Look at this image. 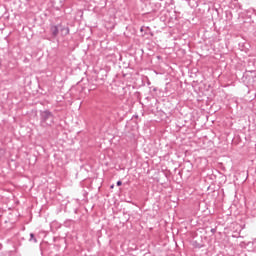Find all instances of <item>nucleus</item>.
<instances>
[{
  "mask_svg": "<svg viewBox=\"0 0 256 256\" xmlns=\"http://www.w3.org/2000/svg\"><path fill=\"white\" fill-rule=\"evenodd\" d=\"M117 187H121L123 185V182L121 180L117 181L116 183Z\"/></svg>",
  "mask_w": 256,
  "mask_h": 256,
  "instance_id": "7",
  "label": "nucleus"
},
{
  "mask_svg": "<svg viewBox=\"0 0 256 256\" xmlns=\"http://www.w3.org/2000/svg\"><path fill=\"white\" fill-rule=\"evenodd\" d=\"M29 241H33V243H37V238L35 237L34 233H30V239Z\"/></svg>",
  "mask_w": 256,
  "mask_h": 256,
  "instance_id": "5",
  "label": "nucleus"
},
{
  "mask_svg": "<svg viewBox=\"0 0 256 256\" xmlns=\"http://www.w3.org/2000/svg\"><path fill=\"white\" fill-rule=\"evenodd\" d=\"M212 235H215L217 233V228H212L211 230Z\"/></svg>",
  "mask_w": 256,
  "mask_h": 256,
  "instance_id": "6",
  "label": "nucleus"
},
{
  "mask_svg": "<svg viewBox=\"0 0 256 256\" xmlns=\"http://www.w3.org/2000/svg\"><path fill=\"white\" fill-rule=\"evenodd\" d=\"M101 79V81H103V78H100Z\"/></svg>",
  "mask_w": 256,
  "mask_h": 256,
  "instance_id": "8",
  "label": "nucleus"
},
{
  "mask_svg": "<svg viewBox=\"0 0 256 256\" xmlns=\"http://www.w3.org/2000/svg\"><path fill=\"white\" fill-rule=\"evenodd\" d=\"M59 31H60L59 24L50 26V33L53 39H55L59 35Z\"/></svg>",
  "mask_w": 256,
  "mask_h": 256,
  "instance_id": "3",
  "label": "nucleus"
},
{
  "mask_svg": "<svg viewBox=\"0 0 256 256\" xmlns=\"http://www.w3.org/2000/svg\"><path fill=\"white\" fill-rule=\"evenodd\" d=\"M60 27V31L62 33V35L67 36L69 35V27H65L63 26V24H59Z\"/></svg>",
  "mask_w": 256,
  "mask_h": 256,
  "instance_id": "4",
  "label": "nucleus"
},
{
  "mask_svg": "<svg viewBox=\"0 0 256 256\" xmlns=\"http://www.w3.org/2000/svg\"><path fill=\"white\" fill-rule=\"evenodd\" d=\"M97 81H99V74L93 76L92 79L88 80L89 91H95V89H97Z\"/></svg>",
  "mask_w": 256,
  "mask_h": 256,
  "instance_id": "2",
  "label": "nucleus"
},
{
  "mask_svg": "<svg viewBox=\"0 0 256 256\" xmlns=\"http://www.w3.org/2000/svg\"><path fill=\"white\" fill-rule=\"evenodd\" d=\"M41 127H51L55 124V115L49 109L40 110Z\"/></svg>",
  "mask_w": 256,
  "mask_h": 256,
  "instance_id": "1",
  "label": "nucleus"
}]
</instances>
